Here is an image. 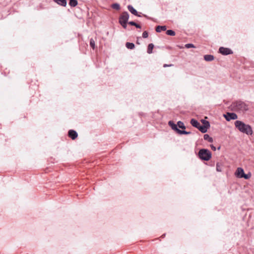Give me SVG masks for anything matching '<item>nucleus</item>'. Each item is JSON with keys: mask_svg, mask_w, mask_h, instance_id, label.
Returning a JSON list of instances; mask_svg holds the SVG:
<instances>
[{"mask_svg": "<svg viewBox=\"0 0 254 254\" xmlns=\"http://www.w3.org/2000/svg\"><path fill=\"white\" fill-rule=\"evenodd\" d=\"M234 125L235 127L241 132L248 135H252L253 134L252 127L250 125L246 124L244 122L239 120L236 121L234 123Z\"/></svg>", "mask_w": 254, "mask_h": 254, "instance_id": "obj_1", "label": "nucleus"}, {"mask_svg": "<svg viewBox=\"0 0 254 254\" xmlns=\"http://www.w3.org/2000/svg\"><path fill=\"white\" fill-rule=\"evenodd\" d=\"M231 110L236 112H245L249 110L248 105L242 101H236L230 105Z\"/></svg>", "mask_w": 254, "mask_h": 254, "instance_id": "obj_2", "label": "nucleus"}, {"mask_svg": "<svg viewBox=\"0 0 254 254\" xmlns=\"http://www.w3.org/2000/svg\"><path fill=\"white\" fill-rule=\"evenodd\" d=\"M198 156L201 160L208 161L212 156L211 152L208 149H200L198 153Z\"/></svg>", "mask_w": 254, "mask_h": 254, "instance_id": "obj_3", "label": "nucleus"}, {"mask_svg": "<svg viewBox=\"0 0 254 254\" xmlns=\"http://www.w3.org/2000/svg\"><path fill=\"white\" fill-rule=\"evenodd\" d=\"M201 122L202 125H201L200 132L202 133H205L207 131L208 129L210 127V123L204 119L201 120Z\"/></svg>", "mask_w": 254, "mask_h": 254, "instance_id": "obj_4", "label": "nucleus"}, {"mask_svg": "<svg viewBox=\"0 0 254 254\" xmlns=\"http://www.w3.org/2000/svg\"><path fill=\"white\" fill-rule=\"evenodd\" d=\"M201 122L202 125H201L200 132L202 133H205L207 131L208 129L210 127V123L204 119L201 120Z\"/></svg>", "mask_w": 254, "mask_h": 254, "instance_id": "obj_5", "label": "nucleus"}, {"mask_svg": "<svg viewBox=\"0 0 254 254\" xmlns=\"http://www.w3.org/2000/svg\"><path fill=\"white\" fill-rule=\"evenodd\" d=\"M223 116L226 120L228 122L232 120H236L238 118L237 115L233 112H227Z\"/></svg>", "mask_w": 254, "mask_h": 254, "instance_id": "obj_6", "label": "nucleus"}, {"mask_svg": "<svg viewBox=\"0 0 254 254\" xmlns=\"http://www.w3.org/2000/svg\"><path fill=\"white\" fill-rule=\"evenodd\" d=\"M129 19V14L127 11H124L120 16L119 18V22L127 23Z\"/></svg>", "mask_w": 254, "mask_h": 254, "instance_id": "obj_7", "label": "nucleus"}, {"mask_svg": "<svg viewBox=\"0 0 254 254\" xmlns=\"http://www.w3.org/2000/svg\"><path fill=\"white\" fill-rule=\"evenodd\" d=\"M219 52L224 56H227L233 54V51L231 49L223 47H221L219 48Z\"/></svg>", "mask_w": 254, "mask_h": 254, "instance_id": "obj_8", "label": "nucleus"}, {"mask_svg": "<svg viewBox=\"0 0 254 254\" xmlns=\"http://www.w3.org/2000/svg\"><path fill=\"white\" fill-rule=\"evenodd\" d=\"M190 123L193 127L197 128L200 131L201 124L196 120L191 119Z\"/></svg>", "mask_w": 254, "mask_h": 254, "instance_id": "obj_9", "label": "nucleus"}, {"mask_svg": "<svg viewBox=\"0 0 254 254\" xmlns=\"http://www.w3.org/2000/svg\"><path fill=\"white\" fill-rule=\"evenodd\" d=\"M244 169L242 168L239 167L237 169L235 173V175L238 178H243L242 176L244 175Z\"/></svg>", "mask_w": 254, "mask_h": 254, "instance_id": "obj_10", "label": "nucleus"}, {"mask_svg": "<svg viewBox=\"0 0 254 254\" xmlns=\"http://www.w3.org/2000/svg\"><path fill=\"white\" fill-rule=\"evenodd\" d=\"M68 135L70 138L74 140L77 137L78 133L75 130L70 129L68 132Z\"/></svg>", "mask_w": 254, "mask_h": 254, "instance_id": "obj_11", "label": "nucleus"}, {"mask_svg": "<svg viewBox=\"0 0 254 254\" xmlns=\"http://www.w3.org/2000/svg\"><path fill=\"white\" fill-rule=\"evenodd\" d=\"M168 125L169 126L172 128V129L173 130H174V131H175L177 133H179V130H180V129L178 127H177V124H176L174 123L173 121H170L169 122H168Z\"/></svg>", "mask_w": 254, "mask_h": 254, "instance_id": "obj_12", "label": "nucleus"}, {"mask_svg": "<svg viewBox=\"0 0 254 254\" xmlns=\"http://www.w3.org/2000/svg\"><path fill=\"white\" fill-rule=\"evenodd\" d=\"M127 9L132 14L137 16L138 17H140L141 16L138 14V12L137 10L131 5H128L127 6Z\"/></svg>", "mask_w": 254, "mask_h": 254, "instance_id": "obj_13", "label": "nucleus"}, {"mask_svg": "<svg viewBox=\"0 0 254 254\" xmlns=\"http://www.w3.org/2000/svg\"><path fill=\"white\" fill-rule=\"evenodd\" d=\"M59 5L63 6H65L66 5V0H54Z\"/></svg>", "mask_w": 254, "mask_h": 254, "instance_id": "obj_14", "label": "nucleus"}, {"mask_svg": "<svg viewBox=\"0 0 254 254\" xmlns=\"http://www.w3.org/2000/svg\"><path fill=\"white\" fill-rule=\"evenodd\" d=\"M214 59V57L212 55H205L204 56V59L207 62H211L213 61Z\"/></svg>", "mask_w": 254, "mask_h": 254, "instance_id": "obj_15", "label": "nucleus"}, {"mask_svg": "<svg viewBox=\"0 0 254 254\" xmlns=\"http://www.w3.org/2000/svg\"><path fill=\"white\" fill-rule=\"evenodd\" d=\"M167 29V27L166 26H160L158 25L156 27V31L157 32H160L162 31H165Z\"/></svg>", "mask_w": 254, "mask_h": 254, "instance_id": "obj_16", "label": "nucleus"}, {"mask_svg": "<svg viewBox=\"0 0 254 254\" xmlns=\"http://www.w3.org/2000/svg\"><path fill=\"white\" fill-rule=\"evenodd\" d=\"M154 47V45L152 43L149 44L147 47V52L149 54L152 53L153 49Z\"/></svg>", "mask_w": 254, "mask_h": 254, "instance_id": "obj_17", "label": "nucleus"}, {"mask_svg": "<svg viewBox=\"0 0 254 254\" xmlns=\"http://www.w3.org/2000/svg\"><path fill=\"white\" fill-rule=\"evenodd\" d=\"M126 46L128 49L132 50L135 48V45L133 43L127 42Z\"/></svg>", "mask_w": 254, "mask_h": 254, "instance_id": "obj_18", "label": "nucleus"}, {"mask_svg": "<svg viewBox=\"0 0 254 254\" xmlns=\"http://www.w3.org/2000/svg\"><path fill=\"white\" fill-rule=\"evenodd\" d=\"M204 139L207 140L209 142H212L213 141V138L210 137L208 134H205L203 136Z\"/></svg>", "mask_w": 254, "mask_h": 254, "instance_id": "obj_19", "label": "nucleus"}, {"mask_svg": "<svg viewBox=\"0 0 254 254\" xmlns=\"http://www.w3.org/2000/svg\"><path fill=\"white\" fill-rule=\"evenodd\" d=\"M177 127H178L182 129V130L186 128V126L182 121H178L177 122Z\"/></svg>", "mask_w": 254, "mask_h": 254, "instance_id": "obj_20", "label": "nucleus"}, {"mask_svg": "<svg viewBox=\"0 0 254 254\" xmlns=\"http://www.w3.org/2000/svg\"><path fill=\"white\" fill-rule=\"evenodd\" d=\"M77 1L76 0H69V4L71 7H74L77 5Z\"/></svg>", "mask_w": 254, "mask_h": 254, "instance_id": "obj_21", "label": "nucleus"}, {"mask_svg": "<svg viewBox=\"0 0 254 254\" xmlns=\"http://www.w3.org/2000/svg\"><path fill=\"white\" fill-rule=\"evenodd\" d=\"M111 7L116 10H119V9H120V8H121L120 5L118 3H113L111 5Z\"/></svg>", "mask_w": 254, "mask_h": 254, "instance_id": "obj_22", "label": "nucleus"}, {"mask_svg": "<svg viewBox=\"0 0 254 254\" xmlns=\"http://www.w3.org/2000/svg\"><path fill=\"white\" fill-rule=\"evenodd\" d=\"M178 134H186V135H188V134H191V132L190 131H187L184 129H183V130H179V133Z\"/></svg>", "mask_w": 254, "mask_h": 254, "instance_id": "obj_23", "label": "nucleus"}, {"mask_svg": "<svg viewBox=\"0 0 254 254\" xmlns=\"http://www.w3.org/2000/svg\"><path fill=\"white\" fill-rule=\"evenodd\" d=\"M166 33L167 35L172 36H175L176 34L175 32L173 30H168Z\"/></svg>", "mask_w": 254, "mask_h": 254, "instance_id": "obj_24", "label": "nucleus"}, {"mask_svg": "<svg viewBox=\"0 0 254 254\" xmlns=\"http://www.w3.org/2000/svg\"><path fill=\"white\" fill-rule=\"evenodd\" d=\"M222 165L221 163H217L216 164V171L217 172H221L222 171Z\"/></svg>", "mask_w": 254, "mask_h": 254, "instance_id": "obj_25", "label": "nucleus"}, {"mask_svg": "<svg viewBox=\"0 0 254 254\" xmlns=\"http://www.w3.org/2000/svg\"><path fill=\"white\" fill-rule=\"evenodd\" d=\"M251 173L250 172H249L248 174H245L244 173V175L243 176H242V177H243V178L248 180L251 178Z\"/></svg>", "mask_w": 254, "mask_h": 254, "instance_id": "obj_26", "label": "nucleus"}, {"mask_svg": "<svg viewBox=\"0 0 254 254\" xmlns=\"http://www.w3.org/2000/svg\"><path fill=\"white\" fill-rule=\"evenodd\" d=\"M90 46L93 49H94L95 48V41L92 38L90 40Z\"/></svg>", "mask_w": 254, "mask_h": 254, "instance_id": "obj_27", "label": "nucleus"}, {"mask_svg": "<svg viewBox=\"0 0 254 254\" xmlns=\"http://www.w3.org/2000/svg\"><path fill=\"white\" fill-rule=\"evenodd\" d=\"M185 48L187 49L191 48H195V46L193 44L191 43L186 44L185 45Z\"/></svg>", "mask_w": 254, "mask_h": 254, "instance_id": "obj_28", "label": "nucleus"}, {"mask_svg": "<svg viewBox=\"0 0 254 254\" xmlns=\"http://www.w3.org/2000/svg\"><path fill=\"white\" fill-rule=\"evenodd\" d=\"M148 37V32L146 31H145L142 33V37L143 38H147Z\"/></svg>", "mask_w": 254, "mask_h": 254, "instance_id": "obj_29", "label": "nucleus"}, {"mask_svg": "<svg viewBox=\"0 0 254 254\" xmlns=\"http://www.w3.org/2000/svg\"><path fill=\"white\" fill-rule=\"evenodd\" d=\"M122 26V27L124 28V29H127V23H124V22H120L119 23Z\"/></svg>", "mask_w": 254, "mask_h": 254, "instance_id": "obj_30", "label": "nucleus"}, {"mask_svg": "<svg viewBox=\"0 0 254 254\" xmlns=\"http://www.w3.org/2000/svg\"><path fill=\"white\" fill-rule=\"evenodd\" d=\"M127 23L128 24L132 25V26H134L136 23V22H135L134 21H133L128 22Z\"/></svg>", "mask_w": 254, "mask_h": 254, "instance_id": "obj_31", "label": "nucleus"}, {"mask_svg": "<svg viewBox=\"0 0 254 254\" xmlns=\"http://www.w3.org/2000/svg\"><path fill=\"white\" fill-rule=\"evenodd\" d=\"M134 26H135L136 28H141V26H140L139 24H137V23H135V24Z\"/></svg>", "mask_w": 254, "mask_h": 254, "instance_id": "obj_32", "label": "nucleus"}, {"mask_svg": "<svg viewBox=\"0 0 254 254\" xmlns=\"http://www.w3.org/2000/svg\"><path fill=\"white\" fill-rule=\"evenodd\" d=\"M172 65H173V64H164L163 66L164 67H168V66H171Z\"/></svg>", "mask_w": 254, "mask_h": 254, "instance_id": "obj_33", "label": "nucleus"}, {"mask_svg": "<svg viewBox=\"0 0 254 254\" xmlns=\"http://www.w3.org/2000/svg\"><path fill=\"white\" fill-rule=\"evenodd\" d=\"M211 148L213 150H216V147L214 146H213V145H211Z\"/></svg>", "mask_w": 254, "mask_h": 254, "instance_id": "obj_34", "label": "nucleus"}, {"mask_svg": "<svg viewBox=\"0 0 254 254\" xmlns=\"http://www.w3.org/2000/svg\"><path fill=\"white\" fill-rule=\"evenodd\" d=\"M166 235V234H164L161 236V238H164Z\"/></svg>", "mask_w": 254, "mask_h": 254, "instance_id": "obj_35", "label": "nucleus"}, {"mask_svg": "<svg viewBox=\"0 0 254 254\" xmlns=\"http://www.w3.org/2000/svg\"><path fill=\"white\" fill-rule=\"evenodd\" d=\"M143 16L146 17H147V16L146 15H143Z\"/></svg>", "mask_w": 254, "mask_h": 254, "instance_id": "obj_36", "label": "nucleus"}, {"mask_svg": "<svg viewBox=\"0 0 254 254\" xmlns=\"http://www.w3.org/2000/svg\"><path fill=\"white\" fill-rule=\"evenodd\" d=\"M220 146H219L218 148V149H220Z\"/></svg>", "mask_w": 254, "mask_h": 254, "instance_id": "obj_37", "label": "nucleus"}]
</instances>
